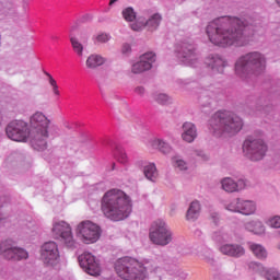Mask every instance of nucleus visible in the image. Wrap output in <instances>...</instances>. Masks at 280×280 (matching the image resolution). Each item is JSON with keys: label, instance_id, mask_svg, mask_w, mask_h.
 I'll return each mask as SVG.
<instances>
[{"label": "nucleus", "instance_id": "1", "mask_svg": "<svg viewBox=\"0 0 280 280\" xmlns=\"http://www.w3.org/2000/svg\"><path fill=\"white\" fill-rule=\"evenodd\" d=\"M206 34L217 47H246L253 43L255 25L244 19L225 15L210 22Z\"/></svg>", "mask_w": 280, "mask_h": 280}, {"label": "nucleus", "instance_id": "2", "mask_svg": "<svg viewBox=\"0 0 280 280\" xmlns=\"http://www.w3.org/2000/svg\"><path fill=\"white\" fill-rule=\"evenodd\" d=\"M49 124L51 120L42 112H36L30 118V128L23 120H12L5 128L7 137L11 141L25 142L31 141L33 149L37 152L47 150V139H49Z\"/></svg>", "mask_w": 280, "mask_h": 280}, {"label": "nucleus", "instance_id": "3", "mask_svg": "<svg viewBox=\"0 0 280 280\" xmlns=\"http://www.w3.org/2000/svg\"><path fill=\"white\" fill-rule=\"evenodd\" d=\"M103 215L112 222H121L132 213V200L120 189L106 191L101 201Z\"/></svg>", "mask_w": 280, "mask_h": 280}, {"label": "nucleus", "instance_id": "4", "mask_svg": "<svg viewBox=\"0 0 280 280\" xmlns=\"http://www.w3.org/2000/svg\"><path fill=\"white\" fill-rule=\"evenodd\" d=\"M242 128H244V119L233 112L219 110L210 119V130L215 137L221 135L235 137L242 132Z\"/></svg>", "mask_w": 280, "mask_h": 280}, {"label": "nucleus", "instance_id": "5", "mask_svg": "<svg viewBox=\"0 0 280 280\" xmlns=\"http://www.w3.org/2000/svg\"><path fill=\"white\" fill-rule=\"evenodd\" d=\"M156 266L153 260H145L140 262L132 257H122L115 264V270L124 280H145L148 270H155Z\"/></svg>", "mask_w": 280, "mask_h": 280}, {"label": "nucleus", "instance_id": "6", "mask_svg": "<svg viewBox=\"0 0 280 280\" xmlns=\"http://www.w3.org/2000/svg\"><path fill=\"white\" fill-rule=\"evenodd\" d=\"M234 71L242 80H246L250 75H259L266 71V56L259 51L242 55L235 61Z\"/></svg>", "mask_w": 280, "mask_h": 280}, {"label": "nucleus", "instance_id": "7", "mask_svg": "<svg viewBox=\"0 0 280 280\" xmlns=\"http://www.w3.org/2000/svg\"><path fill=\"white\" fill-rule=\"evenodd\" d=\"M243 152L249 161L257 163V161H264L266 153L268 152V143L261 137L249 136L243 143Z\"/></svg>", "mask_w": 280, "mask_h": 280}, {"label": "nucleus", "instance_id": "8", "mask_svg": "<svg viewBox=\"0 0 280 280\" xmlns=\"http://www.w3.org/2000/svg\"><path fill=\"white\" fill-rule=\"evenodd\" d=\"M149 240L155 246H168L174 240V232L164 220L158 219L151 224Z\"/></svg>", "mask_w": 280, "mask_h": 280}, {"label": "nucleus", "instance_id": "9", "mask_svg": "<svg viewBox=\"0 0 280 280\" xmlns=\"http://www.w3.org/2000/svg\"><path fill=\"white\" fill-rule=\"evenodd\" d=\"M175 54L180 62L184 65H189L195 67L196 63L200 60V54L198 52V47L194 42L184 40L177 44L175 48Z\"/></svg>", "mask_w": 280, "mask_h": 280}, {"label": "nucleus", "instance_id": "10", "mask_svg": "<svg viewBox=\"0 0 280 280\" xmlns=\"http://www.w3.org/2000/svg\"><path fill=\"white\" fill-rule=\"evenodd\" d=\"M77 235L84 244H95L102 236V229L91 221H82L77 228Z\"/></svg>", "mask_w": 280, "mask_h": 280}, {"label": "nucleus", "instance_id": "11", "mask_svg": "<svg viewBox=\"0 0 280 280\" xmlns=\"http://www.w3.org/2000/svg\"><path fill=\"white\" fill-rule=\"evenodd\" d=\"M52 237L60 240L68 248H75V240L73 238V232L71 225L66 221H55L51 229Z\"/></svg>", "mask_w": 280, "mask_h": 280}, {"label": "nucleus", "instance_id": "12", "mask_svg": "<svg viewBox=\"0 0 280 280\" xmlns=\"http://www.w3.org/2000/svg\"><path fill=\"white\" fill-rule=\"evenodd\" d=\"M0 254L7 261H23L30 258V253L25 248L14 246L8 241L1 243Z\"/></svg>", "mask_w": 280, "mask_h": 280}, {"label": "nucleus", "instance_id": "13", "mask_svg": "<svg viewBox=\"0 0 280 280\" xmlns=\"http://www.w3.org/2000/svg\"><path fill=\"white\" fill-rule=\"evenodd\" d=\"M40 258L45 266H58V264H60L58 244L54 241L45 243L40 248Z\"/></svg>", "mask_w": 280, "mask_h": 280}, {"label": "nucleus", "instance_id": "14", "mask_svg": "<svg viewBox=\"0 0 280 280\" xmlns=\"http://www.w3.org/2000/svg\"><path fill=\"white\" fill-rule=\"evenodd\" d=\"M228 211L232 213H241L242 215H255L257 211V203L253 200H244L236 198L225 206Z\"/></svg>", "mask_w": 280, "mask_h": 280}, {"label": "nucleus", "instance_id": "15", "mask_svg": "<svg viewBox=\"0 0 280 280\" xmlns=\"http://www.w3.org/2000/svg\"><path fill=\"white\" fill-rule=\"evenodd\" d=\"M79 265L81 266L82 270L92 277H100L102 272V267L100 266V260L89 253L85 252L79 256Z\"/></svg>", "mask_w": 280, "mask_h": 280}, {"label": "nucleus", "instance_id": "16", "mask_svg": "<svg viewBox=\"0 0 280 280\" xmlns=\"http://www.w3.org/2000/svg\"><path fill=\"white\" fill-rule=\"evenodd\" d=\"M205 65L213 75H222L224 70L229 67V61L222 55L210 54L205 58Z\"/></svg>", "mask_w": 280, "mask_h": 280}, {"label": "nucleus", "instance_id": "17", "mask_svg": "<svg viewBox=\"0 0 280 280\" xmlns=\"http://www.w3.org/2000/svg\"><path fill=\"white\" fill-rule=\"evenodd\" d=\"M154 62H156V55L154 52H145L140 56L139 61L131 66V73L135 75L145 73V71H150V69H152V65H154Z\"/></svg>", "mask_w": 280, "mask_h": 280}, {"label": "nucleus", "instance_id": "18", "mask_svg": "<svg viewBox=\"0 0 280 280\" xmlns=\"http://www.w3.org/2000/svg\"><path fill=\"white\" fill-rule=\"evenodd\" d=\"M221 187L228 194H235L237 191H243V189L248 187V180L244 178L235 180L231 177H225L221 179Z\"/></svg>", "mask_w": 280, "mask_h": 280}, {"label": "nucleus", "instance_id": "19", "mask_svg": "<svg viewBox=\"0 0 280 280\" xmlns=\"http://www.w3.org/2000/svg\"><path fill=\"white\" fill-rule=\"evenodd\" d=\"M219 250L222 255L234 257L236 259L246 255V249L240 244H224L220 246Z\"/></svg>", "mask_w": 280, "mask_h": 280}, {"label": "nucleus", "instance_id": "20", "mask_svg": "<svg viewBox=\"0 0 280 280\" xmlns=\"http://www.w3.org/2000/svg\"><path fill=\"white\" fill-rule=\"evenodd\" d=\"M198 138V128L191 121H186L182 126V139L186 143H194Z\"/></svg>", "mask_w": 280, "mask_h": 280}, {"label": "nucleus", "instance_id": "21", "mask_svg": "<svg viewBox=\"0 0 280 280\" xmlns=\"http://www.w3.org/2000/svg\"><path fill=\"white\" fill-rule=\"evenodd\" d=\"M106 65V58L98 54H92L88 57L85 61L86 69L95 71L98 67Z\"/></svg>", "mask_w": 280, "mask_h": 280}, {"label": "nucleus", "instance_id": "22", "mask_svg": "<svg viewBox=\"0 0 280 280\" xmlns=\"http://www.w3.org/2000/svg\"><path fill=\"white\" fill-rule=\"evenodd\" d=\"M246 231L249 233H254V235H265L266 234V226L259 220L249 221L245 223Z\"/></svg>", "mask_w": 280, "mask_h": 280}, {"label": "nucleus", "instance_id": "23", "mask_svg": "<svg viewBox=\"0 0 280 280\" xmlns=\"http://www.w3.org/2000/svg\"><path fill=\"white\" fill-rule=\"evenodd\" d=\"M200 218V201H191L186 212V220L189 222H196V219Z\"/></svg>", "mask_w": 280, "mask_h": 280}, {"label": "nucleus", "instance_id": "24", "mask_svg": "<svg viewBox=\"0 0 280 280\" xmlns=\"http://www.w3.org/2000/svg\"><path fill=\"white\" fill-rule=\"evenodd\" d=\"M161 21H163V16L161 14L155 13L151 15L148 20H144V25L148 27L150 32H154L159 30V25H161Z\"/></svg>", "mask_w": 280, "mask_h": 280}, {"label": "nucleus", "instance_id": "25", "mask_svg": "<svg viewBox=\"0 0 280 280\" xmlns=\"http://www.w3.org/2000/svg\"><path fill=\"white\" fill-rule=\"evenodd\" d=\"M248 247L253 255L257 257V259H266V257H268V252L261 244L248 243Z\"/></svg>", "mask_w": 280, "mask_h": 280}, {"label": "nucleus", "instance_id": "26", "mask_svg": "<svg viewBox=\"0 0 280 280\" xmlns=\"http://www.w3.org/2000/svg\"><path fill=\"white\" fill-rule=\"evenodd\" d=\"M152 148L154 150H159L162 152V154H170L172 152V145L170 143L165 142L163 139H154L151 142Z\"/></svg>", "mask_w": 280, "mask_h": 280}, {"label": "nucleus", "instance_id": "27", "mask_svg": "<svg viewBox=\"0 0 280 280\" xmlns=\"http://www.w3.org/2000/svg\"><path fill=\"white\" fill-rule=\"evenodd\" d=\"M143 174L148 180H151V183H155L156 178H159V171H156V165L154 163L145 165Z\"/></svg>", "mask_w": 280, "mask_h": 280}, {"label": "nucleus", "instance_id": "28", "mask_svg": "<svg viewBox=\"0 0 280 280\" xmlns=\"http://www.w3.org/2000/svg\"><path fill=\"white\" fill-rule=\"evenodd\" d=\"M173 166L179 172H187L189 170V164L180 155H175L172 158Z\"/></svg>", "mask_w": 280, "mask_h": 280}, {"label": "nucleus", "instance_id": "29", "mask_svg": "<svg viewBox=\"0 0 280 280\" xmlns=\"http://www.w3.org/2000/svg\"><path fill=\"white\" fill-rule=\"evenodd\" d=\"M154 102L158 104H161L162 106H165V104H172V97L165 93L155 92L152 95Z\"/></svg>", "mask_w": 280, "mask_h": 280}, {"label": "nucleus", "instance_id": "30", "mask_svg": "<svg viewBox=\"0 0 280 280\" xmlns=\"http://www.w3.org/2000/svg\"><path fill=\"white\" fill-rule=\"evenodd\" d=\"M70 43H71V45H72L73 51H75L77 55H79L80 57H82L83 54H84V46L82 45V43H80V40L78 39V37H75V36H70Z\"/></svg>", "mask_w": 280, "mask_h": 280}, {"label": "nucleus", "instance_id": "31", "mask_svg": "<svg viewBox=\"0 0 280 280\" xmlns=\"http://www.w3.org/2000/svg\"><path fill=\"white\" fill-rule=\"evenodd\" d=\"M44 73L48 77V82L50 84V86L52 88V93L55 95V97H60V90L58 88V82L56 81V79H54V77L47 72V71H44Z\"/></svg>", "mask_w": 280, "mask_h": 280}, {"label": "nucleus", "instance_id": "32", "mask_svg": "<svg viewBox=\"0 0 280 280\" xmlns=\"http://www.w3.org/2000/svg\"><path fill=\"white\" fill-rule=\"evenodd\" d=\"M122 16H124L125 21L132 23V21H135V19H137V13H135V9L129 7L122 11Z\"/></svg>", "mask_w": 280, "mask_h": 280}, {"label": "nucleus", "instance_id": "33", "mask_svg": "<svg viewBox=\"0 0 280 280\" xmlns=\"http://www.w3.org/2000/svg\"><path fill=\"white\" fill-rule=\"evenodd\" d=\"M262 277H265L267 280H280V273L275 268L267 269Z\"/></svg>", "mask_w": 280, "mask_h": 280}, {"label": "nucleus", "instance_id": "34", "mask_svg": "<svg viewBox=\"0 0 280 280\" xmlns=\"http://www.w3.org/2000/svg\"><path fill=\"white\" fill-rule=\"evenodd\" d=\"M212 240L214 242H218V244H222L223 242H226V240H229V235H226L224 232H214L212 234Z\"/></svg>", "mask_w": 280, "mask_h": 280}, {"label": "nucleus", "instance_id": "35", "mask_svg": "<svg viewBox=\"0 0 280 280\" xmlns=\"http://www.w3.org/2000/svg\"><path fill=\"white\" fill-rule=\"evenodd\" d=\"M108 40H110V35H108L106 33H101V34L96 35L94 38L95 45L108 43Z\"/></svg>", "mask_w": 280, "mask_h": 280}, {"label": "nucleus", "instance_id": "36", "mask_svg": "<svg viewBox=\"0 0 280 280\" xmlns=\"http://www.w3.org/2000/svg\"><path fill=\"white\" fill-rule=\"evenodd\" d=\"M145 27V19L139 18L136 23L131 24L133 32H141Z\"/></svg>", "mask_w": 280, "mask_h": 280}, {"label": "nucleus", "instance_id": "37", "mask_svg": "<svg viewBox=\"0 0 280 280\" xmlns=\"http://www.w3.org/2000/svg\"><path fill=\"white\" fill-rule=\"evenodd\" d=\"M267 224L271 226V229H280V215L271 217Z\"/></svg>", "mask_w": 280, "mask_h": 280}, {"label": "nucleus", "instance_id": "38", "mask_svg": "<svg viewBox=\"0 0 280 280\" xmlns=\"http://www.w3.org/2000/svg\"><path fill=\"white\" fill-rule=\"evenodd\" d=\"M252 268H253V270H255L256 272H259V275H261V277H264L265 272L268 270V269H266V267H264V265H261L260 262H252Z\"/></svg>", "mask_w": 280, "mask_h": 280}, {"label": "nucleus", "instance_id": "39", "mask_svg": "<svg viewBox=\"0 0 280 280\" xmlns=\"http://www.w3.org/2000/svg\"><path fill=\"white\" fill-rule=\"evenodd\" d=\"M116 159L118 163H121L122 165H126V163H128V155L126 154V152H124V150L118 151Z\"/></svg>", "mask_w": 280, "mask_h": 280}, {"label": "nucleus", "instance_id": "40", "mask_svg": "<svg viewBox=\"0 0 280 280\" xmlns=\"http://www.w3.org/2000/svg\"><path fill=\"white\" fill-rule=\"evenodd\" d=\"M192 156H197L199 161H209V155L205 151L195 150Z\"/></svg>", "mask_w": 280, "mask_h": 280}, {"label": "nucleus", "instance_id": "41", "mask_svg": "<svg viewBox=\"0 0 280 280\" xmlns=\"http://www.w3.org/2000/svg\"><path fill=\"white\" fill-rule=\"evenodd\" d=\"M133 93H136L139 97H145V86L143 85H138L133 89Z\"/></svg>", "mask_w": 280, "mask_h": 280}, {"label": "nucleus", "instance_id": "42", "mask_svg": "<svg viewBox=\"0 0 280 280\" xmlns=\"http://www.w3.org/2000/svg\"><path fill=\"white\" fill-rule=\"evenodd\" d=\"M131 51H132V47L130 46V44L122 45L121 54H124V56H128Z\"/></svg>", "mask_w": 280, "mask_h": 280}, {"label": "nucleus", "instance_id": "43", "mask_svg": "<svg viewBox=\"0 0 280 280\" xmlns=\"http://www.w3.org/2000/svg\"><path fill=\"white\" fill-rule=\"evenodd\" d=\"M175 280H187V272L179 271L178 275L175 277Z\"/></svg>", "mask_w": 280, "mask_h": 280}, {"label": "nucleus", "instance_id": "44", "mask_svg": "<svg viewBox=\"0 0 280 280\" xmlns=\"http://www.w3.org/2000/svg\"><path fill=\"white\" fill-rule=\"evenodd\" d=\"M8 15L12 16V19H16L19 16V12H16V9H10Z\"/></svg>", "mask_w": 280, "mask_h": 280}, {"label": "nucleus", "instance_id": "45", "mask_svg": "<svg viewBox=\"0 0 280 280\" xmlns=\"http://www.w3.org/2000/svg\"><path fill=\"white\" fill-rule=\"evenodd\" d=\"M156 259H158V261H159L160 264H166V261H167V256H165V255H159V256L156 257Z\"/></svg>", "mask_w": 280, "mask_h": 280}, {"label": "nucleus", "instance_id": "46", "mask_svg": "<svg viewBox=\"0 0 280 280\" xmlns=\"http://www.w3.org/2000/svg\"><path fill=\"white\" fill-rule=\"evenodd\" d=\"M211 218H212L214 224H218V220H220V217L218 215V213H213V214L211 215Z\"/></svg>", "mask_w": 280, "mask_h": 280}, {"label": "nucleus", "instance_id": "47", "mask_svg": "<svg viewBox=\"0 0 280 280\" xmlns=\"http://www.w3.org/2000/svg\"><path fill=\"white\" fill-rule=\"evenodd\" d=\"M3 220H5V215H3L0 211V223L3 222Z\"/></svg>", "mask_w": 280, "mask_h": 280}, {"label": "nucleus", "instance_id": "48", "mask_svg": "<svg viewBox=\"0 0 280 280\" xmlns=\"http://www.w3.org/2000/svg\"><path fill=\"white\" fill-rule=\"evenodd\" d=\"M119 0H109V5H114V3H117Z\"/></svg>", "mask_w": 280, "mask_h": 280}, {"label": "nucleus", "instance_id": "49", "mask_svg": "<svg viewBox=\"0 0 280 280\" xmlns=\"http://www.w3.org/2000/svg\"><path fill=\"white\" fill-rule=\"evenodd\" d=\"M3 121V115L0 113V124Z\"/></svg>", "mask_w": 280, "mask_h": 280}, {"label": "nucleus", "instance_id": "50", "mask_svg": "<svg viewBox=\"0 0 280 280\" xmlns=\"http://www.w3.org/2000/svg\"><path fill=\"white\" fill-rule=\"evenodd\" d=\"M206 261L211 262V261H213V259H211V258H206Z\"/></svg>", "mask_w": 280, "mask_h": 280}, {"label": "nucleus", "instance_id": "51", "mask_svg": "<svg viewBox=\"0 0 280 280\" xmlns=\"http://www.w3.org/2000/svg\"><path fill=\"white\" fill-rule=\"evenodd\" d=\"M277 5L280 7V0H276Z\"/></svg>", "mask_w": 280, "mask_h": 280}, {"label": "nucleus", "instance_id": "52", "mask_svg": "<svg viewBox=\"0 0 280 280\" xmlns=\"http://www.w3.org/2000/svg\"><path fill=\"white\" fill-rule=\"evenodd\" d=\"M262 109V107H257V110H261Z\"/></svg>", "mask_w": 280, "mask_h": 280}, {"label": "nucleus", "instance_id": "53", "mask_svg": "<svg viewBox=\"0 0 280 280\" xmlns=\"http://www.w3.org/2000/svg\"><path fill=\"white\" fill-rule=\"evenodd\" d=\"M277 234H278V237H280V231H278Z\"/></svg>", "mask_w": 280, "mask_h": 280}, {"label": "nucleus", "instance_id": "54", "mask_svg": "<svg viewBox=\"0 0 280 280\" xmlns=\"http://www.w3.org/2000/svg\"><path fill=\"white\" fill-rule=\"evenodd\" d=\"M113 170H115V164H113Z\"/></svg>", "mask_w": 280, "mask_h": 280}, {"label": "nucleus", "instance_id": "55", "mask_svg": "<svg viewBox=\"0 0 280 280\" xmlns=\"http://www.w3.org/2000/svg\"><path fill=\"white\" fill-rule=\"evenodd\" d=\"M278 248H279V250H280V243H279V245H278Z\"/></svg>", "mask_w": 280, "mask_h": 280}]
</instances>
